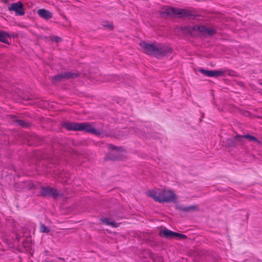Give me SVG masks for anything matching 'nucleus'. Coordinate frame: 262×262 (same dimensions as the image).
Wrapping results in <instances>:
<instances>
[{
	"label": "nucleus",
	"instance_id": "f3484780",
	"mask_svg": "<svg viewBox=\"0 0 262 262\" xmlns=\"http://www.w3.org/2000/svg\"><path fill=\"white\" fill-rule=\"evenodd\" d=\"M10 37V35L5 32V31H0V41L4 43L9 44L7 38Z\"/></svg>",
	"mask_w": 262,
	"mask_h": 262
},
{
	"label": "nucleus",
	"instance_id": "6ab92c4d",
	"mask_svg": "<svg viewBox=\"0 0 262 262\" xmlns=\"http://www.w3.org/2000/svg\"><path fill=\"white\" fill-rule=\"evenodd\" d=\"M40 231L42 233H48L50 232V229L44 224L41 223L40 226Z\"/></svg>",
	"mask_w": 262,
	"mask_h": 262
},
{
	"label": "nucleus",
	"instance_id": "f8f14e48",
	"mask_svg": "<svg viewBox=\"0 0 262 262\" xmlns=\"http://www.w3.org/2000/svg\"><path fill=\"white\" fill-rule=\"evenodd\" d=\"M37 14L40 17L46 20L53 17V14L51 12L44 9H39L37 11Z\"/></svg>",
	"mask_w": 262,
	"mask_h": 262
},
{
	"label": "nucleus",
	"instance_id": "9b49d317",
	"mask_svg": "<svg viewBox=\"0 0 262 262\" xmlns=\"http://www.w3.org/2000/svg\"><path fill=\"white\" fill-rule=\"evenodd\" d=\"M199 71L205 76L208 77H218L221 76L223 72L220 71H209L201 69Z\"/></svg>",
	"mask_w": 262,
	"mask_h": 262
},
{
	"label": "nucleus",
	"instance_id": "39448f33",
	"mask_svg": "<svg viewBox=\"0 0 262 262\" xmlns=\"http://www.w3.org/2000/svg\"><path fill=\"white\" fill-rule=\"evenodd\" d=\"M161 13L171 16H178L179 17H191L192 16L191 12L186 9H180L171 7H167L164 8Z\"/></svg>",
	"mask_w": 262,
	"mask_h": 262
},
{
	"label": "nucleus",
	"instance_id": "2eb2a0df",
	"mask_svg": "<svg viewBox=\"0 0 262 262\" xmlns=\"http://www.w3.org/2000/svg\"><path fill=\"white\" fill-rule=\"evenodd\" d=\"M101 221L104 224L110 225L114 228L118 227L119 224L117 223L115 221H112L110 219H101Z\"/></svg>",
	"mask_w": 262,
	"mask_h": 262
},
{
	"label": "nucleus",
	"instance_id": "5701e85b",
	"mask_svg": "<svg viewBox=\"0 0 262 262\" xmlns=\"http://www.w3.org/2000/svg\"><path fill=\"white\" fill-rule=\"evenodd\" d=\"M125 130H126V129H125ZM123 132H126V130H124Z\"/></svg>",
	"mask_w": 262,
	"mask_h": 262
},
{
	"label": "nucleus",
	"instance_id": "f03ea898",
	"mask_svg": "<svg viewBox=\"0 0 262 262\" xmlns=\"http://www.w3.org/2000/svg\"><path fill=\"white\" fill-rule=\"evenodd\" d=\"M146 194L159 203L172 202L177 199L176 195L169 190L155 189L147 191Z\"/></svg>",
	"mask_w": 262,
	"mask_h": 262
},
{
	"label": "nucleus",
	"instance_id": "9d476101",
	"mask_svg": "<svg viewBox=\"0 0 262 262\" xmlns=\"http://www.w3.org/2000/svg\"><path fill=\"white\" fill-rule=\"evenodd\" d=\"M9 10L15 11L16 15H23L25 13L23 6L20 2L12 4L9 7Z\"/></svg>",
	"mask_w": 262,
	"mask_h": 262
},
{
	"label": "nucleus",
	"instance_id": "6e6552de",
	"mask_svg": "<svg viewBox=\"0 0 262 262\" xmlns=\"http://www.w3.org/2000/svg\"><path fill=\"white\" fill-rule=\"evenodd\" d=\"M39 193L42 196L52 197L54 199L57 198L59 195V192L56 189L45 186L41 187Z\"/></svg>",
	"mask_w": 262,
	"mask_h": 262
},
{
	"label": "nucleus",
	"instance_id": "7ed1b4c3",
	"mask_svg": "<svg viewBox=\"0 0 262 262\" xmlns=\"http://www.w3.org/2000/svg\"><path fill=\"white\" fill-rule=\"evenodd\" d=\"M63 126L68 130L85 131L96 135H100L101 132L95 128L89 123H75L67 122L63 124Z\"/></svg>",
	"mask_w": 262,
	"mask_h": 262
},
{
	"label": "nucleus",
	"instance_id": "dca6fc26",
	"mask_svg": "<svg viewBox=\"0 0 262 262\" xmlns=\"http://www.w3.org/2000/svg\"><path fill=\"white\" fill-rule=\"evenodd\" d=\"M51 79L52 81V82L53 83L59 82L61 81L64 80L63 75L62 73H61L60 74H58L56 75L52 76L51 77Z\"/></svg>",
	"mask_w": 262,
	"mask_h": 262
},
{
	"label": "nucleus",
	"instance_id": "ddd939ff",
	"mask_svg": "<svg viewBox=\"0 0 262 262\" xmlns=\"http://www.w3.org/2000/svg\"><path fill=\"white\" fill-rule=\"evenodd\" d=\"M177 209L184 212H195L199 210L198 206L196 205H191L189 206H180L177 207Z\"/></svg>",
	"mask_w": 262,
	"mask_h": 262
},
{
	"label": "nucleus",
	"instance_id": "aec40b11",
	"mask_svg": "<svg viewBox=\"0 0 262 262\" xmlns=\"http://www.w3.org/2000/svg\"><path fill=\"white\" fill-rule=\"evenodd\" d=\"M104 26L105 27H107V28H109L111 30L113 29V28H114L113 25L112 24H111V23H109V24L105 25Z\"/></svg>",
	"mask_w": 262,
	"mask_h": 262
},
{
	"label": "nucleus",
	"instance_id": "20e7f679",
	"mask_svg": "<svg viewBox=\"0 0 262 262\" xmlns=\"http://www.w3.org/2000/svg\"><path fill=\"white\" fill-rule=\"evenodd\" d=\"M245 139L260 144V142L255 137L250 135H236L226 140V145L228 147H236L245 144Z\"/></svg>",
	"mask_w": 262,
	"mask_h": 262
},
{
	"label": "nucleus",
	"instance_id": "a211bd4d",
	"mask_svg": "<svg viewBox=\"0 0 262 262\" xmlns=\"http://www.w3.org/2000/svg\"><path fill=\"white\" fill-rule=\"evenodd\" d=\"M13 121L23 127H27L29 125L27 122L24 120L18 119L16 117L13 118Z\"/></svg>",
	"mask_w": 262,
	"mask_h": 262
},
{
	"label": "nucleus",
	"instance_id": "4be33fe9",
	"mask_svg": "<svg viewBox=\"0 0 262 262\" xmlns=\"http://www.w3.org/2000/svg\"><path fill=\"white\" fill-rule=\"evenodd\" d=\"M23 99H26V100H28L29 99V98L28 97H26V98H25V97H23Z\"/></svg>",
	"mask_w": 262,
	"mask_h": 262
},
{
	"label": "nucleus",
	"instance_id": "4468645a",
	"mask_svg": "<svg viewBox=\"0 0 262 262\" xmlns=\"http://www.w3.org/2000/svg\"><path fill=\"white\" fill-rule=\"evenodd\" d=\"M64 80L74 79L79 76L80 73L78 72L66 71L62 72Z\"/></svg>",
	"mask_w": 262,
	"mask_h": 262
},
{
	"label": "nucleus",
	"instance_id": "423d86ee",
	"mask_svg": "<svg viewBox=\"0 0 262 262\" xmlns=\"http://www.w3.org/2000/svg\"><path fill=\"white\" fill-rule=\"evenodd\" d=\"M185 28L192 35H194L195 32L200 33L202 35L205 36H212L216 33L215 29L202 25H195L185 27Z\"/></svg>",
	"mask_w": 262,
	"mask_h": 262
},
{
	"label": "nucleus",
	"instance_id": "0eeeda50",
	"mask_svg": "<svg viewBox=\"0 0 262 262\" xmlns=\"http://www.w3.org/2000/svg\"><path fill=\"white\" fill-rule=\"evenodd\" d=\"M159 235L160 236H164L166 238H172L173 237H179L181 239L187 238L185 235L170 231L165 227L160 229Z\"/></svg>",
	"mask_w": 262,
	"mask_h": 262
},
{
	"label": "nucleus",
	"instance_id": "1a4fd4ad",
	"mask_svg": "<svg viewBox=\"0 0 262 262\" xmlns=\"http://www.w3.org/2000/svg\"><path fill=\"white\" fill-rule=\"evenodd\" d=\"M109 147L113 150H116V151H113L106 156V159L113 161L121 160L122 159L121 155L119 153L120 151H123L121 147H116L113 145H110Z\"/></svg>",
	"mask_w": 262,
	"mask_h": 262
},
{
	"label": "nucleus",
	"instance_id": "f257e3e1",
	"mask_svg": "<svg viewBox=\"0 0 262 262\" xmlns=\"http://www.w3.org/2000/svg\"><path fill=\"white\" fill-rule=\"evenodd\" d=\"M144 53L154 55L157 58L168 56L172 54V50L169 47L159 43H147L141 41L139 43Z\"/></svg>",
	"mask_w": 262,
	"mask_h": 262
},
{
	"label": "nucleus",
	"instance_id": "412c9836",
	"mask_svg": "<svg viewBox=\"0 0 262 262\" xmlns=\"http://www.w3.org/2000/svg\"><path fill=\"white\" fill-rule=\"evenodd\" d=\"M61 40H62L61 38L59 37L56 36L55 37V41L57 42H58L61 41Z\"/></svg>",
	"mask_w": 262,
	"mask_h": 262
}]
</instances>
